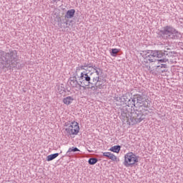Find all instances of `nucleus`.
<instances>
[{
  "label": "nucleus",
  "mask_w": 183,
  "mask_h": 183,
  "mask_svg": "<svg viewBox=\"0 0 183 183\" xmlns=\"http://www.w3.org/2000/svg\"><path fill=\"white\" fill-rule=\"evenodd\" d=\"M59 156V153H55V154H50V155L47 156L46 161H53V159H55V158H56Z\"/></svg>",
  "instance_id": "dca6fc26"
},
{
  "label": "nucleus",
  "mask_w": 183,
  "mask_h": 183,
  "mask_svg": "<svg viewBox=\"0 0 183 183\" xmlns=\"http://www.w3.org/2000/svg\"><path fill=\"white\" fill-rule=\"evenodd\" d=\"M72 101H74V98H72L71 96L63 99V102L65 104V105H71V104H72Z\"/></svg>",
  "instance_id": "ddd939ff"
},
{
  "label": "nucleus",
  "mask_w": 183,
  "mask_h": 183,
  "mask_svg": "<svg viewBox=\"0 0 183 183\" xmlns=\"http://www.w3.org/2000/svg\"><path fill=\"white\" fill-rule=\"evenodd\" d=\"M177 54L175 51H162V50H146L142 51L140 55L144 59V64L151 62H168L169 58H174V55Z\"/></svg>",
  "instance_id": "f257e3e1"
},
{
  "label": "nucleus",
  "mask_w": 183,
  "mask_h": 183,
  "mask_svg": "<svg viewBox=\"0 0 183 183\" xmlns=\"http://www.w3.org/2000/svg\"><path fill=\"white\" fill-rule=\"evenodd\" d=\"M157 34L159 38H163V39H179L181 38V33L171 25L162 27L161 30L157 31Z\"/></svg>",
  "instance_id": "20e7f679"
},
{
  "label": "nucleus",
  "mask_w": 183,
  "mask_h": 183,
  "mask_svg": "<svg viewBox=\"0 0 183 183\" xmlns=\"http://www.w3.org/2000/svg\"><path fill=\"white\" fill-rule=\"evenodd\" d=\"M75 16V9H72L66 11L64 17L66 19H71Z\"/></svg>",
  "instance_id": "9b49d317"
},
{
  "label": "nucleus",
  "mask_w": 183,
  "mask_h": 183,
  "mask_svg": "<svg viewBox=\"0 0 183 183\" xmlns=\"http://www.w3.org/2000/svg\"><path fill=\"white\" fill-rule=\"evenodd\" d=\"M83 66L85 67V68H88V63H84Z\"/></svg>",
  "instance_id": "a878e982"
},
{
  "label": "nucleus",
  "mask_w": 183,
  "mask_h": 183,
  "mask_svg": "<svg viewBox=\"0 0 183 183\" xmlns=\"http://www.w3.org/2000/svg\"><path fill=\"white\" fill-rule=\"evenodd\" d=\"M109 151H112V152H116V154H119V151H121V146L116 145V146L112 147L109 149Z\"/></svg>",
  "instance_id": "2eb2a0df"
},
{
  "label": "nucleus",
  "mask_w": 183,
  "mask_h": 183,
  "mask_svg": "<svg viewBox=\"0 0 183 183\" xmlns=\"http://www.w3.org/2000/svg\"><path fill=\"white\" fill-rule=\"evenodd\" d=\"M53 1V2H56V0H52Z\"/></svg>",
  "instance_id": "bb28decb"
},
{
  "label": "nucleus",
  "mask_w": 183,
  "mask_h": 183,
  "mask_svg": "<svg viewBox=\"0 0 183 183\" xmlns=\"http://www.w3.org/2000/svg\"><path fill=\"white\" fill-rule=\"evenodd\" d=\"M64 127H67L65 129V131L68 134V137H71V135H78V133L79 132V125L78 124V122H66L64 124Z\"/></svg>",
  "instance_id": "423d86ee"
},
{
  "label": "nucleus",
  "mask_w": 183,
  "mask_h": 183,
  "mask_svg": "<svg viewBox=\"0 0 183 183\" xmlns=\"http://www.w3.org/2000/svg\"><path fill=\"white\" fill-rule=\"evenodd\" d=\"M79 151V149H78L77 147H70L66 152V155H71V152H78Z\"/></svg>",
  "instance_id": "f3484780"
},
{
  "label": "nucleus",
  "mask_w": 183,
  "mask_h": 183,
  "mask_svg": "<svg viewBox=\"0 0 183 183\" xmlns=\"http://www.w3.org/2000/svg\"><path fill=\"white\" fill-rule=\"evenodd\" d=\"M89 165H95L98 162V159L95 157L90 158L88 161Z\"/></svg>",
  "instance_id": "a211bd4d"
},
{
  "label": "nucleus",
  "mask_w": 183,
  "mask_h": 183,
  "mask_svg": "<svg viewBox=\"0 0 183 183\" xmlns=\"http://www.w3.org/2000/svg\"><path fill=\"white\" fill-rule=\"evenodd\" d=\"M101 71H102L101 69L95 71V73L97 74V76H99V73L101 72Z\"/></svg>",
  "instance_id": "5701e85b"
},
{
  "label": "nucleus",
  "mask_w": 183,
  "mask_h": 183,
  "mask_svg": "<svg viewBox=\"0 0 183 183\" xmlns=\"http://www.w3.org/2000/svg\"><path fill=\"white\" fill-rule=\"evenodd\" d=\"M114 101H116V102H117V104L119 105H124V100H123L122 96L121 95L116 96L114 97Z\"/></svg>",
  "instance_id": "4468645a"
},
{
  "label": "nucleus",
  "mask_w": 183,
  "mask_h": 183,
  "mask_svg": "<svg viewBox=\"0 0 183 183\" xmlns=\"http://www.w3.org/2000/svg\"><path fill=\"white\" fill-rule=\"evenodd\" d=\"M92 68V69H94V71H98V69H100L99 67L95 66V64H94Z\"/></svg>",
  "instance_id": "4be33fe9"
},
{
  "label": "nucleus",
  "mask_w": 183,
  "mask_h": 183,
  "mask_svg": "<svg viewBox=\"0 0 183 183\" xmlns=\"http://www.w3.org/2000/svg\"><path fill=\"white\" fill-rule=\"evenodd\" d=\"M157 68H167V64H161V65H159V66H157Z\"/></svg>",
  "instance_id": "412c9836"
},
{
  "label": "nucleus",
  "mask_w": 183,
  "mask_h": 183,
  "mask_svg": "<svg viewBox=\"0 0 183 183\" xmlns=\"http://www.w3.org/2000/svg\"><path fill=\"white\" fill-rule=\"evenodd\" d=\"M122 118L124 122H127L128 125H135L139 124L142 121L145 119L144 112L138 110V107H135L134 111L129 105L124 107L122 109Z\"/></svg>",
  "instance_id": "7ed1b4c3"
},
{
  "label": "nucleus",
  "mask_w": 183,
  "mask_h": 183,
  "mask_svg": "<svg viewBox=\"0 0 183 183\" xmlns=\"http://www.w3.org/2000/svg\"><path fill=\"white\" fill-rule=\"evenodd\" d=\"M69 82L71 85V86H72V88H81L82 87L81 86V83L78 80H76V77H70L69 79Z\"/></svg>",
  "instance_id": "9d476101"
},
{
  "label": "nucleus",
  "mask_w": 183,
  "mask_h": 183,
  "mask_svg": "<svg viewBox=\"0 0 183 183\" xmlns=\"http://www.w3.org/2000/svg\"><path fill=\"white\" fill-rule=\"evenodd\" d=\"M103 157H106V158H108L112 161H117V156L111 152H103Z\"/></svg>",
  "instance_id": "f8f14e48"
},
{
  "label": "nucleus",
  "mask_w": 183,
  "mask_h": 183,
  "mask_svg": "<svg viewBox=\"0 0 183 183\" xmlns=\"http://www.w3.org/2000/svg\"><path fill=\"white\" fill-rule=\"evenodd\" d=\"M0 68H16L21 69L24 68V64L18 62V51L16 50H9V52H5L0 50Z\"/></svg>",
  "instance_id": "f03ea898"
},
{
  "label": "nucleus",
  "mask_w": 183,
  "mask_h": 183,
  "mask_svg": "<svg viewBox=\"0 0 183 183\" xmlns=\"http://www.w3.org/2000/svg\"><path fill=\"white\" fill-rule=\"evenodd\" d=\"M122 97L123 98V104H125V102H129L131 101L128 94H123Z\"/></svg>",
  "instance_id": "6ab92c4d"
},
{
  "label": "nucleus",
  "mask_w": 183,
  "mask_h": 183,
  "mask_svg": "<svg viewBox=\"0 0 183 183\" xmlns=\"http://www.w3.org/2000/svg\"><path fill=\"white\" fill-rule=\"evenodd\" d=\"M98 82H101V78H99V76H96L92 79V83L90 84L92 91H98V89H102V88H104L102 84H98Z\"/></svg>",
  "instance_id": "1a4fd4ad"
},
{
  "label": "nucleus",
  "mask_w": 183,
  "mask_h": 183,
  "mask_svg": "<svg viewBox=\"0 0 183 183\" xmlns=\"http://www.w3.org/2000/svg\"><path fill=\"white\" fill-rule=\"evenodd\" d=\"M139 158V157L133 152H129L124 156V165L125 167H131L132 165H135V163L138 162Z\"/></svg>",
  "instance_id": "0eeeda50"
},
{
  "label": "nucleus",
  "mask_w": 183,
  "mask_h": 183,
  "mask_svg": "<svg viewBox=\"0 0 183 183\" xmlns=\"http://www.w3.org/2000/svg\"><path fill=\"white\" fill-rule=\"evenodd\" d=\"M79 82L81 88H85V86H89L92 81H91V76L86 71H83L81 73L80 76H79Z\"/></svg>",
  "instance_id": "6e6552de"
},
{
  "label": "nucleus",
  "mask_w": 183,
  "mask_h": 183,
  "mask_svg": "<svg viewBox=\"0 0 183 183\" xmlns=\"http://www.w3.org/2000/svg\"><path fill=\"white\" fill-rule=\"evenodd\" d=\"M65 24H66V25H68V22L67 21H66Z\"/></svg>",
  "instance_id": "cd10ccee"
},
{
  "label": "nucleus",
  "mask_w": 183,
  "mask_h": 183,
  "mask_svg": "<svg viewBox=\"0 0 183 183\" xmlns=\"http://www.w3.org/2000/svg\"><path fill=\"white\" fill-rule=\"evenodd\" d=\"M93 65H94V63L88 62L87 63V68H92Z\"/></svg>",
  "instance_id": "b1692460"
},
{
  "label": "nucleus",
  "mask_w": 183,
  "mask_h": 183,
  "mask_svg": "<svg viewBox=\"0 0 183 183\" xmlns=\"http://www.w3.org/2000/svg\"><path fill=\"white\" fill-rule=\"evenodd\" d=\"M80 69L86 71V69L84 66H81Z\"/></svg>",
  "instance_id": "393cba45"
},
{
  "label": "nucleus",
  "mask_w": 183,
  "mask_h": 183,
  "mask_svg": "<svg viewBox=\"0 0 183 183\" xmlns=\"http://www.w3.org/2000/svg\"><path fill=\"white\" fill-rule=\"evenodd\" d=\"M132 105L134 107L135 106V102L136 105H138L139 107H137V110L140 111L142 112V109L144 108H149L151 107V102L148 98H147V96L144 94H135L132 100Z\"/></svg>",
  "instance_id": "39448f33"
},
{
  "label": "nucleus",
  "mask_w": 183,
  "mask_h": 183,
  "mask_svg": "<svg viewBox=\"0 0 183 183\" xmlns=\"http://www.w3.org/2000/svg\"><path fill=\"white\" fill-rule=\"evenodd\" d=\"M118 52H119V49H112L110 54H111L112 56H117V54H118Z\"/></svg>",
  "instance_id": "aec40b11"
}]
</instances>
